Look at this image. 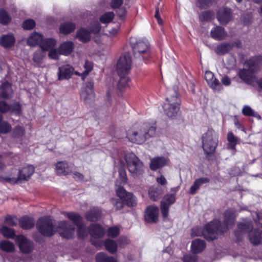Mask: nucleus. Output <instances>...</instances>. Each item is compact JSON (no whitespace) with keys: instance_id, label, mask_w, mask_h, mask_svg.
Instances as JSON below:
<instances>
[{"instance_id":"aec40b11","label":"nucleus","mask_w":262,"mask_h":262,"mask_svg":"<svg viewBox=\"0 0 262 262\" xmlns=\"http://www.w3.org/2000/svg\"><path fill=\"white\" fill-rule=\"evenodd\" d=\"M217 18L222 24H226L231 19L230 10L227 8L220 9L217 14Z\"/></svg>"},{"instance_id":"f257e3e1","label":"nucleus","mask_w":262,"mask_h":262,"mask_svg":"<svg viewBox=\"0 0 262 262\" xmlns=\"http://www.w3.org/2000/svg\"><path fill=\"white\" fill-rule=\"evenodd\" d=\"M235 213L231 210H227L224 213V222L222 227L219 221L215 220L207 224L202 231L198 228L192 230L191 234L193 236L202 235L208 241H212L217 238L219 233L224 232L231 227L234 223Z\"/></svg>"},{"instance_id":"473e14b6","label":"nucleus","mask_w":262,"mask_h":262,"mask_svg":"<svg viewBox=\"0 0 262 262\" xmlns=\"http://www.w3.org/2000/svg\"><path fill=\"white\" fill-rule=\"evenodd\" d=\"M148 194L150 199L156 201L160 199L162 194V190L158 187H150Z\"/></svg>"},{"instance_id":"412c9836","label":"nucleus","mask_w":262,"mask_h":262,"mask_svg":"<svg viewBox=\"0 0 262 262\" xmlns=\"http://www.w3.org/2000/svg\"><path fill=\"white\" fill-rule=\"evenodd\" d=\"M89 233L94 239H97L102 237L104 234V229L99 225L93 224L89 229Z\"/></svg>"},{"instance_id":"7ed1b4c3","label":"nucleus","mask_w":262,"mask_h":262,"mask_svg":"<svg viewBox=\"0 0 262 262\" xmlns=\"http://www.w3.org/2000/svg\"><path fill=\"white\" fill-rule=\"evenodd\" d=\"M155 132V128L148 123L134 126L127 131L126 137L133 143L142 144L152 136Z\"/></svg>"},{"instance_id":"b1692460","label":"nucleus","mask_w":262,"mask_h":262,"mask_svg":"<svg viewBox=\"0 0 262 262\" xmlns=\"http://www.w3.org/2000/svg\"><path fill=\"white\" fill-rule=\"evenodd\" d=\"M211 36L216 40H222L227 35L226 32L223 28L216 26L214 27L210 32Z\"/></svg>"},{"instance_id":"bf43d9fd","label":"nucleus","mask_w":262,"mask_h":262,"mask_svg":"<svg viewBox=\"0 0 262 262\" xmlns=\"http://www.w3.org/2000/svg\"><path fill=\"white\" fill-rule=\"evenodd\" d=\"M59 54H60L59 52V50L57 51L54 48L49 51L48 56L51 59H56L58 58Z\"/></svg>"},{"instance_id":"6e6d98bb","label":"nucleus","mask_w":262,"mask_h":262,"mask_svg":"<svg viewBox=\"0 0 262 262\" xmlns=\"http://www.w3.org/2000/svg\"><path fill=\"white\" fill-rule=\"evenodd\" d=\"M6 223L10 226H16L17 224V219L15 216L8 215L5 219Z\"/></svg>"},{"instance_id":"49530a36","label":"nucleus","mask_w":262,"mask_h":262,"mask_svg":"<svg viewBox=\"0 0 262 262\" xmlns=\"http://www.w3.org/2000/svg\"><path fill=\"white\" fill-rule=\"evenodd\" d=\"M11 17L8 13L4 9H0V23L6 25L10 22Z\"/></svg>"},{"instance_id":"f03ea898","label":"nucleus","mask_w":262,"mask_h":262,"mask_svg":"<svg viewBox=\"0 0 262 262\" xmlns=\"http://www.w3.org/2000/svg\"><path fill=\"white\" fill-rule=\"evenodd\" d=\"M36 226L39 231L45 236H51L58 231L62 237L69 239L73 237L75 233L74 227L65 221L60 222L56 229L49 216L40 218L37 222Z\"/></svg>"},{"instance_id":"de8ad7c7","label":"nucleus","mask_w":262,"mask_h":262,"mask_svg":"<svg viewBox=\"0 0 262 262\" xmlns=\"http://www.w3.org/2000/svg\"><path fill=\"white\" fill-rule=\"evenodd\" d=\"M114 16V13L112 12H106L100 17V21L103 24L110 23L113 19Z\"/></svg>"},{"instance_id":"4c0bfd02","label":"nucleus","mask_w":262,"mask_h":262,"mask_svg":"<svg viewBox=\"0 0 262 262\" xmlns=\"http://www.w3.org/2000/svg\"><path fill=\"white\" fill-rule=\"evenodd\" d=\"M96 262H117L113 257L107 256L105 253H99L96 257Z\"/></svg>"},{"instance_id":"2f4dec72","label":"nucleus","mask_w":262,"mask_h":262,"mask_svg":"<svg viewBox=\"0 0 262 262\" xmlns=\"http://www.w3.org/2000/svg\"><path fill=\"white\" fill-rule=\"evenodd\" d=\"M0 91L3 98H8L12 93L11 86L8 82H5L2 84Z\"/></svg>"},{"instance_id":"680f3d73","label":"nucleus","mask_w":262,"mask_h":262,"mask_svg":"<svg viewBox=\"0 0 262 262\" xmlns=\"http://www.w3.org/2000/svg\"><path fill=\"white\" fill-rule=\"evenodd\" d=\"M123 0H111L110 6L113 9H117L123 4Z\"/></svg>"},{"instance_id":"1a4fd4ad","label":"nucleus","mask_w":262,"mask_h":262,"mask_svg":"<svg viewBox=\"0 0 262 262\" xmlns=\"http://www.w3.org/2000/svg\"><path fill=\"white\" fill-rule=\"evenodd\" d=\"M131 66L132 60L130 55L126 53L121 56L117 64V70L119 76L127 74Z\"/></svg>"},{"instance_id":"6e6552de","label":"nucleus","mask_w":262,"mask_h":262,"mask_svg":"<svg viewBox=\"0 0 262 262\" xmlns=\"http://www.w3.org/2000/svg\"><path fill=\"white\" fill-rule=\"evenodd\" d=\"M202 146L206 154H213L218 144V135L215 131L208 130L202 136Z\"/></svg>"},{"instance_id":"09e8293b","label":"nucleus","mask_w":262,"mask_h":262,"mask_svg":"<svg viewBox=\"0 0 262 262\" xmlns=\"http://www.w3.org/2000/svg\"><path fill=\"white\" fill-rule=\"evenodd\" d=\"M117 182H118L120 185H124L127 182L126 171L123 168L119 169V178Z\"/></svg>"},{"instance_id":"5fc2aeb1","label":"nucleus","mask_w":262,"mask_h":262,"mask_svg":"<svg viewBox=\"0 0 262 262\" xmlns=\"http://www.w3.org/2000/svg\"><path fill=\"white\" fill-rule=\"evenodd\" d=\"M25 129L21 126L16 127L13 131V135L15 137H20L25 135Z\"/></svg>"},{"instance_id":"0e129e2a","label":"nucleus","mask_w":262,"mask_h":262,"mask_svg":"<svg viewBox=\"0 0 262 262\" xmlns=\"http://www.w3.org/2000/svg\"><path fill=\"white\" fill-rule=\"evenodd\" d=\"M9 110H11V108L5 102H0V112L2 113L6 112Z\"/></svg>"},{"instance_id":"c85d7f7f","label":"nucleus","mask_w":262,"mask_h":262,"mask_svg":"<svg viewBox=\"0 0 262 262\" xmlns=\"http://www.w3.org/2000/svg\"><path fill=\"white\" fill-rule=\"evenodd\" d=\"M19 225L22 228L29 229L34 226L35 222L33 218L26 216L20 219Z\"/></svg>"},{"instance_id":"052dcab7","label":"nucleus","mask_w":262,"mask_h":262,"mask_svg":"<svg viewBox=\"0 0 262 262\" xmlns=\"http://www.w3.org/2000/svg\"><path fill=\"white\" fill-rule=\"evenodd\" d=\"M242 112L246 116H252L254 115V111L249 106H245L243 107Z\"/></svg>"},{"instance_id":"423d86ee","label":"nucleus","mask_w":262,"mask_h":262,"mask_svg":"<svg viewBox=\"0 0 262 262\" xmlns=\"http://www.w3.org/2000/svg\"><path fill=\"white\" fill-rule=\"evenodd\" d=\"M259 59H251L244 64V68L239 72L240 78L247 83H250L254 78V73L260 68Z\"/></svg>"},{"instance_id":"c756f323","label":"nucleus","mask_w":262,"mask_h":262,"mask_svg":"<svg viewBox=\"0 0 262 262\" xmlns=\"http://www.w3.org/2000/svg\"><path fill=\"white\" fill-rule=\"evenodd\" d=\"M209 182V179L207 178H201L196 179L194 184L191 186L189 193L192 194H194L201 185L207 183Z\"/></svg>"},{"instance_id":"cd10ccee","label":"nucleus","mask_w":262,"mask_h":262,"mask_svg":"<svg viewBox=\"0 0 262 262\" xmlns=\"http://www.w3.org/2000/svg\"><path fill=\"white\" fill-rule=\"evenodd\" d=\"M206 247L204 241L196 239L193 241L191 245V251L193 253H198L204 250Z\"/></svg>"},{"instance_id":"864d4df0","label":"nucleus","mask_w":262,"mask_h":262,"mask_svg":"<svg viewBox=\"0 0 262 262\" xmlns=\"http://www.w3.org/2000/svg\"><path fill=\"white\" fill-rule=\"evenodd\" d=\"M35 26V22L32 19H29L25 21L23 26L25 29L30 30L33 29Z\"/></svg>"},{"instance_id":"f3484780","label":"nucleus","mask_w":262,"mask_h":262,"mask_svg":"<svg viewBox=\"0 0 262 262\" xmlns=\"http://www.w3.org/2000/svg\"><path fill=\"white\" fill-rule=\"evenodd\" d=\"M159 208L156 206L148 207L145 213V219L148 223H156L158 221Z\"/></svg>"},{"instance_id":"a211bd4d","label":"nucleus","mask_w":262,"mask_h":262,"mask_svg":"<svg viewBox=\"0 0 262 262\" xmlns=\"http://www.w3.org/2000/svg\"><path fill=\"white\" fill-rule=\"evenodd\" d=\"M74 73V69L69 64L64 65L59 68L58 78L63 80L70 78Z\"/></svg>"},{"instance_id":"79ce46f5","label":"nucleus","mask_w":262,"mask_h":262,"mask_svg":"<svg viewBox=\"0 0 262 262\" xmlns=\"http://www.w3.org/2000/svg\"><path fill=\"white\" fill-rule=\"evenodd\" d=\"M0 231L4 236L7 238H14L15 236L14 230L6 226H3Z\"/></svg>"},{"instance_id":"a18cd8bd","label":"nucleus","mask_w":262,"mask_h":262,"mask_svg":"<svg viewBox=\"0 0 262 262\" xmlns=\"http://www.w3.org/2000/svg\"><path fill=\"white\" fill-rule=\"evenodd\" d=\"M231 47L229 44L223 43L219 45L215 49V52L218 54H223L228 52Z\"/></svg>"},{"instance_id":"2eb2a0df","label":"nucleus","mask_w":262,"mask_h":262,"mask_svg":"<svg viewBox=\"0 0 262 262\" xmlns=\"http://www.w3.org/2000/svg\"><path fill=\"white\" fill-rule=\"evenodd\" d=\"M16 243L23 253H29L33 250V243L23 235L17 236Z\"/></svg>"},{"instance_id":"a19ab883","label":"nucleus","mask_w":262,"mask_h":262,"mask_svg":"<svg viewBox=\"0 0 262 262\" xmlns=\"http://www.w3.org/2000/svg\"><path fill=\"white\" fill-rule=\"evenodd\" d=\"M122 185H120L118 182H116V191L117 195L123 201L129 192H126Z\"/></svg>"},{"instance_id":"4be33fe9","label":"nucleus","mask_w":262,"mask_h":262,"mask_svg":"<svg viewBox=\"0 0 262 262\" xmlns=\"http://www.w3.org/2000/svg\"><path fill=\"white\" fill-rule=\"evenodd\" d=\"M168 163V160L164 157L155 158L151 160L150 168L152 170H156L160 167L166 165Z\"/></svg>"},{"instance_id":"f704fd0d","label":"nucleus","mask_w":262,"mask_h":262,"mask_svg":"<svg viewBox=\"0 0 262 262\" xmlns=\"http://www.w3.org/2000/svg\"><path fill=\"white\" fill-rule=\"evenodd\" d=\"M227 140L229 142L228 145V148L235 150V146L237 144L238 139L234 136L233 133L229 132L227 134Z\"/></svg>"},{"instance_id":"338daca9","label":"nucleus","mask_w":262,"mask_h":262,"mask_svg":"<svg viewBox=\"0 0 262 262\" xmlns=\"http://www.w3.org/2000/svg\"><path fill=\"white\" fill-rule=\"evenodd\" d=\"M221 81L225 86H228L231 83V80L227 76H224L222 77Z\"/></svg>"},{"instance_id":"13d9d810","label":"nucleus","mask_w":262,"mask_h":262,"mask_svg":"<svg viewBox=\"0 0 262 262\" xmlns=\"http://www.w3.org/2000/svg\"><path fill=\"white\" fill-rule=\"evenodd\" d=\"M210 4V0H197L196 2L197 6L202 8L208 7Z\"/></svg>"},{"instance_id":"bb28decb","label":"nucleus","mask_w":262,"mask_h":262,"mask_svg":"<svg viewBox=\"0 0 262 262\" xmlns=\"http://www.w3.org/2000/svg\"><path fill=\"white\" fill-rule=\"evenodd\" d=\"M56 42V40L53 38L43 39L42 41L40 43V47L44 52L50 51L55 47Z\"/></svg>"},{"instance_id":"3c124183","label":"nucleus","mask_w":262,"mask_h":262,"mask_svg":"<svg viewBox=\"0 0 262 262\" xmlns=\"http://www.w3.org/2000/svg\"><path fill=\"white\" fill-rule=\"evenodd\" d=\"M11 129V125L6 121H0V132L7 133Z\"/></svg>"},{"instance_id":"ea45409f","label":"nucleus","mask_w":262,"mask_h":262,"mask_svg":"<svg viewBox=\"0 0 262 262\" xmlns=\"http://www.w3.org/2000/svg\"><path fill=\"white\" fill-rule=\"evenodd\" d=\"M0 248L6 252H12L14 250V245L12 242L4 241L0 242Z\"/></svg>"},{"instance_id":"6ab92c4d","label":"nucleus","mask_w":262,"mask_h":262,"mask_svg":"<svg viewBox=\"0 0 262 262\" xmlns=\"http://www.w3.org/2000/svg\"><path fill=\"white\" fill-rule=\"evenodd\" d=\"M55 171L58 175L66 176L72 171V167L67 162L59 161L55 165Z\"/></svg>"},{"instance_id":"f8f14e48","label":"nucleus","mask_w":262,"mask_h":262,"mask_svg":"<svg viewBox=\"0 0 262 262\" xmlns=\"http://www.w3.org/2000/svg\"><path fill=\"white\" fill-rule=\"evenodd\" d=\"M93 83L88 82L82 88L81 92V98L86 103H88L93 100L95 97Z\"/></svg>"},{"instance_id":"dca6fc26","label":"nucleus","mask_w":262,"mask_h":262,"mask_svg":"<svg viewBox=\"0 0 262 262\" xmlns=\"http://www.w3.org/2000/svg\"><path fill=\"white\" fill-rule=\"evenodd\" d=\"M175 201L176 198L173 194H167L164 196L161 202V210L164 218L168 216L169 207L174 203Z\"/></svg>"},{"instance_id":"8fccbe9b","label":"nucleus","mask_w":262,"mask_h":262,"mask_svg":"<svg viewBox=\"0 0 262 262\" xmlns=\"http://www.w3.org/2000/svg\"><path fill=\"white\" fill-rule=\"evenodd\" d=\"M120 77V79L118 82V87L120 90H122L128 86L129 79L127 77L125 76V75H122Z\"/></svg>"},{"instance_id":"e2e57ef3","label":"nucleus","mask_w":262,"mask_h":262,"mask_svg":"<svg viewBox=\"0 0 262 262\" xmlns=\"http://www.w3.org/2000/svg\"><path fill=\"white\" fill-rule=\"evenodd\" d=\"M112 202L117 210H120L123 207V203L119 200L113 199L112 200Z\"/></svg>"},{"instance_id":"72a5a7b5","label":"nucleus","mask_w":262,"mask_h":262,"mask_svg":"<svg viewBox=\"0 0 262 262\" xmlns=\"http://www.w3.org/2000/svg\"><path fill=\"white\" fill-rule=\"evenodd\" d=\"M75 28V25L72 23H66L61 25L60 31L64 34H68L73 32Z\"/></svg>"},{"instance_id":"e433bc0d","label":"nucleus","mask_w":262,"mask_h":262,"mask_svg":"<svg viewBox=\"0 0 262 262\" xmlns=\"http://www.w3.org/2000/svg\"><path fill=\"white\" fill-rule=\"evenodd\" d=\"M101 216V212L99 210L95 209L91 210L86 214V217L88 220L90 221H95L98 220Z\"/></svg>"},{"instance_id":"20e7f679","label":"nucleus","mask_w":262,"mask_h":262,"mask_svg":"<svg viewBox=\"0 0 262 262\" xmlns=\"http://www.w3.org/2000/svg\"><path fill=\"white\" fill-rule=\"evenodd\" d=\"M133 54L137 61L140 62L148 59L150 56L149 43L147 40H138L131 38Z\"/></svg>"},{"instance_id":"603ef678","label":"nucleus","mask_w":262,"mask_h":262,"mask_svg":"<svg viewBox=\"0 0 262 262\" xmlns=\"http://www.w3.org/2000/svg\"><path fill=\"white\" fill-rule=\"evenodd\" d=\"M90 29L91 32L96 34L100 31L101 26L98 21H94L91 24Z\"/></svg>"},{"instance_id":"7c9ffc66","label":"nucleus","mask_w":262,"mask_h":262,"mask_svg":"<svg viewBox=\"0 0 262 262\" xmlns=\"http://www.w3.org/2000/svg\"><path fill=\"white\" fill-rule=\"evenodd\" d=\"M76 37L80 41L86 42L90 40L91 34L86 29L82 28L77 32Z\"/></svg>"},{"instance_id":"c9c22d12","label":"nucleus","mask_w":262,"mask_h":262,"mask_svg":"<svg viewBox=\"0 0 262 262\" xmlns=\"http://www.w3.org/2000/svg\"><path fill=\"white\" fill-rule=\"evenodd\" d=\"M84 71L82 72H75L76 75L81 76L83 79H84L85 76L90 72L93 69V63L92 62L86 61L84 65Z\"/></svg>"},{"instance_id":"ddd939ff","label":"nucleus","mask_w":262,"mask_h":262,"mask_svg":"<svg viewBox=\"0 0 262 262\" xmlns=\"http://www.w3.org/2000/svg\"><path fill=\"white\" fill-rule=\"evenodd\" d=\"M34 172V168L32 165H27L23 167L19 171L17 178H12L13 183H17L21 181H27Z\"/></svg>"},{"instance_id":"9d476101","label":"nucleus","mask_w":262,"mask_h":262,"mask_svg":"<svg viewBox=\"0 0 262 262\" xmlns=\"http://www.w3.org/2000/svg\"><path fill=\"white\" fill-rule=\"evenodd\" d=\"M66 216L77 226L79 237L83 238L88 235V232L82 222V217L79 214L74 212H67Z\"/></svg>"},{"instance_id":"c03bdc74","label":"nucleus","mask_w":262,"mask_h":262,"mask_svg":"<svg viewBox=\"0 0 262 262\" xmlns=\"http://www.w3.org/2000/svg\"><path fill=\"white\" fill-rule=\"evenodd\" d=\"M122 201L129 207L134 206L137 203L136 198L132 193H128Z\"/></svg>"},{"instance_id":"58836bf2","label":"nucleus","mask_w":262,"mask_h":262,"mask_svg":"<svg viewBox=\"0 0 262 262\" xmlns=\"http://www.w3.org/2000/svg\"><path fill=\"white\" fill-rule=\"evenodd\" d=\"M105 249L112 253H115L117 250V245L116 242L111 239H107L105 242Z\"/></svg>"},{"instance_id":"393cba45","label":"nucleus","mask_w":262,"mask_h":262,"mask_svg":"<svg viewBox=\"0 0 262 262\" xmlns=\"http://www.w3.org/2000/svg\"><path fill=\"white\" fill-rule=\"evenodd\" d=\"M43 36L41 34L33 32L31 34L27 39V44L31 46H36L38 45L40 46V43L43 40Z\"/></svg>"},{"instance_id":"5701e85b","label":"nucleus","mask_w":262,"mask_h":262,"mask_svg":"<svg viewBox=\"0 0 262 262\" xmlns=\"http://www.w3.org/2000/svg\"><path fill=\"white\" fill-rule=\"evenodd\" d=\"M74 43L71 41H67L61 43L59 47V52L60 54L68 56L73 51Z\"/></svg>"},{"instance_id":"a878e982","label":"nucleus","mask_w":262,"mask_h":262,"mask_svg":"<svg viewBox=\"0 0 262 262\" xmlns=\"http://www.w3.org/2000/svg\"><path fill=\"white\" fill-rule=\"evenodd\" d=\"M15 42V38L11 34L2 36L0 39L1 45L6 48L11 47L14 45Z\"/></svg>"},{"instance_id":"4468645a","label":"nucleus","mask_w":262,"mask_h":262,"mask_svg":"<svg viewBox=\"0 0 262 262\" xmlns=\"http://www.w3.org/2000/svg\"><path fill=\"white\" fill-rule=\"evenodd\" d=\"M205 79L208 86L213 90L219 91L222 90V85L219 80L214 77L211 71H206L205 74Z\"/></svg>"},{"instance_id":"9b49d317","label":"nucleus","mask_w":262,"mask_h":262,"mask_svg":"<svg viewBox=\"0 0 262 262\" xmlns=\"http://www.w3.org/2000/svg\"><path fill=\"white\" fill-rule=\"evenodd\" d=\"M238 229L241 232H249V237L250 242L253 244L257 245L261 243L262 241V233L257 230H251L250 223L245 224L241 223L238 225Z\"/></svg>"},{"instance_id":"774afa93","label":"nucleus","mask_w":262,"mask_h":262,"mask_svg":"<svg viewBox=\"0 0 262 262\" xmlns=\"http://www.w3.org/2000/svg\"><path fill=\"white\" fill-rule=\"evenodd\" d=\"M156 180L159 184L162 185L166 184L167 183L166 179L162 176H160V177H158Z\"/></svg>"},{"instance_id":"4d7b16f0","label":"nucleus","mask_w":262,"mask_h":262,"mask_svg":"<svg viewBox=\"0 0 262 262\" xmlns=\"http://www.w3.org/2000/svg\"><path fill=\"white\" fill-rule=\"evenodd\" d=\"M119 233V229L118 227H114L110 228L107 230V235L109 236L115 237L117 236Z\"/></svg>"},{"instance_id":"37998d69","label":"nucleus","mask_w":262,"mask_h":262,"mask_svg":"<svg viewBox=\"0 0 262 262\" xmlns=\"http://www.w3.org/2000/svg\"><path fill=\"white\" fill-rule=\"evenodd\" d=\"M46 56V53L42 50H38L35 52L33 56V61L37 65L41 63L42 60Z\"/></svg>"},{"instance_id":"39448f33","label":"nucleus","mask_w":262,"mask_h":262,"mask_svg":"<svg viewBox=\"0 0 262 262\" xmlns=\"http://www.w3.org/2000/svg\"><path fill=\"white\" fill-rule=\"evenodd\" d=\"M124 158L128 170L133 177L138 178L142 176L145 170L144 165L135 154L127 153Z\"/></svg>"},{"instance_id":"0eeeda50","label":"nucleus","mask_w":262,"mask_h":262,"mask_svg":"<svg viewBox=\"0 0 262 262\" xmlns=\"http://www.w3.org/2000/svg\"><path fill=\"white\" fill-rule=\"evenodd\" d=\"M180 99L176 92L166 99L163 107L164 114L169 118L176 117L180 110Z\"/></svg>"},{"instance_id":"69168bd1","label":"nucleus","mask_w":262,"mask_h":262,"mask_svg":"<svg viewBox=\"0 0 262 262\" xmlns=\"http://www.w3.org/2000/svg\"><path fill=\"white\" fill-rule=\"evenodd\" d=\"M196 259V256L190 255H186L183 257L184 262H195Z\"/></svg>"}]
</instances>
